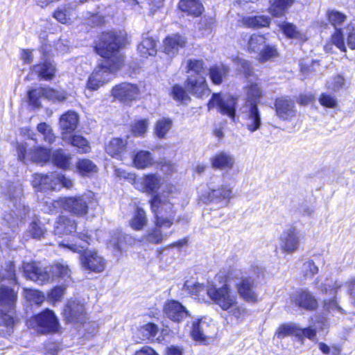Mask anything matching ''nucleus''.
I'll use <instances>...</instances> for the list:
<instances>
[{
	"label": "nucleus",
	"mask_w": 355,
	"mask_h": 355,
	"mask_svg": "<svg viewBox=\"0 0 355 355\" xmlns=\"http://www.w3.org/2000/svg\"><path fill=\"white\" fill-rule=\"evenodd\" d=\"M293 300L300 307L306 309H314L317 306V301L315 297L308 291H300L293 297Z\"/></svg>",
	"instance_id": "cd10ccee"
},
{
	"label": "nucleus",
	"mask_w": 355,
	"mask_h": 355,
	"mask_svg": "<svg viewBox=\"0 0 355 355\" xmlns=\"http://www.w3.org/2000/svg\"><path fill=\"white\" fill-rule=\"evenodd\" d=\"M207 295L211 300L223 311L234 318L237 322H242L248 315L246 308L239 303L238 297L227 284L216 288L214 285H209L206 289Z\"/></svg>",
	"instance_id": "7ed1b4c3"
},
{
	"label": "nucleus",
	"mask_w": 355,
	"mask_h": 355,
	"mask_svg": "<svg viewBox=\"0 0 355 355\" xmlns=\"http://www.w3.org/2000/svg\"><path fill=\"white\" fill-rule=\"evenodd\" d=\"M164 184L162 177L157 173H149L139 178L135 181V188L143 193L151 195H162L158 191Z\"/></svg>",
	"instance_id": "9b49d317"
},
{
	"label": "nucleus",
	"mask_w": 355,
	"mask_h": 355,
	"mask_svg": "<svg viewBox=\"0 0 355 355\" xmlns=\"http://www.w3.org/2000/svg\"><path fill=\"white\" fill-rule=\"evenodd\" d=\"M147 224L148 218L145 210L139 207H137L129 220L130 227L135 231H141L144 230Z\"/></svg>",
	"instance_id": "c756f323"
},
{
	"label": "nucleus",
	"mask_w": 355,
	"mask_h": 355,
	"mask_svg": "<svg viewBox=\"0 0 355 355\" xmlns=\"http://www.w3.org/2000/svg\"><path fill=\"white\" fill-rule=\"evenodd\" d=\"M17 153L18 159L26 163L32 161L37 163H44L50 160V150L44 147H36L33 150H28L26 143L17 144Z\"/></svg>",
	"instance_id": "9d476101"
},
{
	"label": "nucleus",
	"mask_w": 355,
	"mask_h": 355,
	"mask_svg": "<svg viewBox=\"0 0 355 355\" xmlns=\"http://www.w3.org/2000/svg\"><path fill=\"white\" fill-rule=\"evenodd\" d=\"M266 38L261 35L253 34L248 40V51L250 53H259L265 46Z\"/></svg>",
	"instance_id": "a19ab883"
},
{
	"label": "nucleus",
	"mask_w": 355,
	"mask_h": 355,
	"mask_svg": "<svg viewBox=\"0 0 355 355\" xmlns=\"http://www.w3.org/2000/svg\"><path fill=\"white\" fill-rule=\"evenodd\" d=\"M172 96L173 98L178 101L185 102L189 100V97L185 89L178 85L173 86Z\"/></svg>",
	"instance_id": "680f3d73"
},
{
	"label": "nucleus",
	"mask_w": 355,
	"mask_h": 355,
	"mask_svg": "<svg viewBox=\"0 0 355 355\" xmlns=\"http://www.w3.org/2000/svg\"><path fill=\"white\" fill-rule=\"evenodd\" d=\"M158 331L157 327L153 323H148L139 329V333L142 335V340L155 337Z\"/></svg>",
	"instance_id": "13d9d810"
},
{
	"label": "nucleus",
	"mask_w": 355,
	"mask_h": 355,
	"mask_svg": "<svg viewBox=\"0 0 355 355\" xmlns=\"http://www.w3.org/2000/svg\"><path fill=\"white\" fill-rule=\"evenodd\" d=\"M155 227L148 229L144 235L143 239L146 242L152 244H159L166 240L168 235L163 233L162 228H168L166 225H159L157 219L155 221Z\"/></svg>",
	"instance_id": "bb28decb"
},
{
	"label": "nucleus",
	"mask_w": 355,
	"mask_h": 355,
	"mask_svg": "<svg viewBox=\"0 0 355 355\" xmlns=\"http://www.w3.org/2000/svg\"><path fill=\"white\" fill-rule=\"evenodd\" d=\"M33 321L35 322L42 332H55L58 330L59 322L53 311L46 309L35 315Z\"/></svg>",
	"instance_id": "a211bd4d"
},
{
	"label": "nucleus",
	"mask_w": 355,
	"mask_h": 355,
	"mask_svg": "<svg viewBox=\"0 0 355 355\" xmlns=\"http://www.w3.org/2000/svg\"><path fill=\"white\" fill-rule=\"evenodd\" d=\"M123 42V38L114 32L103 33L95 50L105 60L99 63L89 76L87 83L89 89L97 90L109 82L112 75L123 66L124 57L119 51Z\"/></svg>",
	"instance_id": "f257e3e1"
},
{
	"label": "nucleus",
	"mask_w": 355,
	"mask_h": 355,
	"mask_svg": "<svg viewBox=\"0 0 355 355\" xmlns=\"http://www.w3.org/2000/svg\"><path fill=\"white\" fill-rule=\"evenodd\" d=\"M211 167L215 170L230 171L235 164V158L232 154L226 151H220L209 159Z\"/></svg>",
	"instance_id": "412c9836"
},
{
	"label": "nucleus",
	"mask_w": 355,
	"mask_h": 355,
	"mask_svg": "<svg viewBox=\"0 0 355 355\" xmlns=\"http://www.w3.org/2000/svg\"><path fill=\"white\" fill-rule=\"evenodd\" d=\"M278 55L277 49L274 46L266 45L259 52L258 59L265 62L273 59Z\"/></svg>",
	"instance_id": "603ef678"
},
{
	"label": "nucleus",
	"mask_w": 355,
	"mask_h": 355,
	"mask_svg": "<svg viewBox=\"0 0 355 355\" xmlns=\"http://www.w3.org/2000/svg\"><path fill=\"white\" fill-rule=\"evenodd\" d=\"M275 106L277 115L283 120H289L295 114L294 102L288 98H277Z\"/></svg>",
	"instance_id": "5701e85b"
},
{
	"label": "nucleus",
	"mask_w": 355,
	"mask_h": 355,
	"mask_svg": "<svg viewBox=\"0 0 355 355\" xmlns=\"http://www.w3.org/2000/svg\"><path fill=\"white\" fill-rule=\"evenodd\" d=\"M8 198L12 201L15 210L12 211L16 218H13L11 222L8 218H6V221L10 229L9 231L4 232L1 236V240L3 241L6 238L12 239L18 226L19 221H21L29 213V209L26 207L24 203H21V197L23 196V189L19 184H11L8 187L7 193Z\"/></svg>",
	"instance_id": "6e6552de"
},
{
	"label": "nucleus",
	"mask_w": 355,
	"mask_h": 355,
	"mask_svg": "<svg viewBox=\"0 0 355 355\" xmlns=\"http://www.w3.org/2000/svg\"><path fill=\"white\" fill-rule=\"evenodd\" d=\"M166 190L164 189L162 195H154L151 197L149 202L157 224L170 227L174 221L175 211L173 210V204L169 199L166 198L164 193H171L175 188L171 184L166 185Z\"/></svg>",
	"instance_id": "0eeeda50"
},
{
	"label": "nucleus",
	"mask_w": 355,
	"mask_h": 355,
	"mask_svg": "<svg viewBox=\"0 0 355 355\" xmlns=\"http://www.w3.org/2000/svg\"><path fill=\"white\" fill-rule=\"evenodd\" d=\"M230 72V68L223 64H216L210 67L209 75L214 85H220Z\"/></svg>",
	"instance_id": "473e14b6"
},
{
	"label": "nucleus",
	"mask_w": 355,
	"mask_h": 355,
	"mask_svg": "<svg viewBox=\"0 0 355 355\" xmlns=\"http://www.w3.org/2000/svg\"><path fill=\"white\" fill-rule=\"evenodd\" d=\"M179 8L182 12L194 17L201 15L203 10V6L199 0H180Z\"/></svg>",
	"instance_id": "72a5a7b5"
},
{
	"label": "nucleus",
	"mask_w": 355,
	"mask_h": 355,
	"mask_svg": "<svg viewBox=\"0 0 355 355\" xmlns=\"http://www.w3.org/2000/svg\"><path fill=\"white\" fill-rule=\"evenodd\" d=\"M316 329H313L312 327H308L302 329L298 327L297 329V337L300 339H302L304 337L310 339L311 340H315L316 339Z\"/></svg>",
	"instance_id": "69168bd1"
},
{
	"label": "nucleus",
	"mask_w": 355,
	"mask_h": 355,
	"mask_svg": "<svg viewBox=\"0 0 355 355\" xmlns=\"http://www.w3.org/2000/svg\"><path fill=\"white\" fill-rule=\"evenodd\" d=\"M88 199L85 196L69 197L64 198L62 202L63 208L76 216H84L88 210Z\"/></svg>",
	"instance_id": "aec40b11"
},
{
	"label": "nucleus",
	"mask_w": 355,
	"mask_h": 355,
	"mask_svg": "<svg viewBox=\"0 0 355 355\" xmlns=\"http://www.w3.org/2000/svg\"><path fill=\"white\" fill-rule=\"evenodd\" d=\"M236 99L234 97H222L219 94H214L208 103L209 110L217 107L223 115L234 121Z\"/></svg>",
	"instance_id": "4468645a"
},
{
	"label": "nucleus",
	"mask_w": 355,
	"mask_h": 355,
	"mask_svg": "<svg viewBox=\"0 0 355 355\" xmlns=\"http://www.w3.org/2000/svg\"><path fill=\"white\" fill-rule=\"evenodd\" d=\"M173 126V121L166 117H162L157 121L154 127V134L159 139L166 137Z\"/></svg>",
	"instance_id": "58836bf2"
},
{
	"label": "nucleus",
	"mask_w": 355,
	"mask_h": 355,
	"mask_svg": "<svg viewBox=\"0 0 355 355\" xmlns=\"http://www.w3.org/2000/svg\"><path fill=\"white\" fill-rule=\"evenodd\" d=\"M262 96V90L257 84L251 85L248 87L245 104L255 103L258 105L260 98Z\"/></svg>",
	"instance_id": "09e8293b"
},
{
	"label": "nucleus",
	"mask_w": 355,
	"mask_h": 355,
	"mask_svg": "<svg viewBox=\"0 0 355 355\" xmlns=\"http://www.w3.org/2000/svg\"><path fill=\"white\" fill-rule=\"evenodd\" d=\"M185 87L191 94L197 98H204L209 95L211 91L206 81V76H189Z\"/></svg>",
	"instance_id": "dca6fc26"
},
{
	"label": "nucleus",
	"mask_w": 355,
	"mask_h": 355,
	"mask_svg": "<svg viewBox=\"0 0 355 355\" xmlns=\"http://www.w3.org/2000/svg\"><path fill=\"white\" fill-rule=\"evenodd\" d=\"M298 326L293 323H286L281 324L277 329L275 336L279 339L287 336H295L297 337Z\"/></svg>",
	"instance_id": "37998d69"
},
{
	"label": "nucleus",
	"mask_w": 355,
	"mask_h": 355,
	"mask_svg": "<svg viewBox=\"0 0 355 355\" xmlns=\"http://www.w3.org/2000/svg\"><path fill=\"white\" fill-rule=\"evenodd\" d=\"M37 130L42 134L45 141L49 144L54 141L55 137L49 125L46 123H41L37 125Z\"/></svg>",
	"instance_id": "6e6d98bb"
},
{
	"label": "nucleus",
	"mask_w": 355,
	"mask_h": 355,
	"mask_svg": "<svg viewBox=\"0 0 355 355\" xmlns=\"http://www.w3.org/2000/svg\"><path fill=\"white\" fill-rule=\"evenodd\" d=\"M302 238V234L295 227H289L279 236V248L284 252L292 254L298 250Z\"/></svg>",
	"instance_id": "f8f14e48"
},
{
	"label": "nucleus",
	"mask_w": 355,
	"mask_h": 355,
	"mask_svg": "<svg viewBox=\"0 0 355 355\" xmlns=\"http://www.w3.org/2000/svg\"><path fill=\"white\" fill-rule=\"evenodd\" d=\"M76 229V225L73 220L64 216H60L55 223V234H69Z\"/></svg>",
	"instance_id": "7c9ffc66"
},
{
	"label": "nucleus",
	"mask_w": 355,
	"mask_h": 355,
	"mask_svg": "<svg viewBox=\"0 0 355 355\" xmlns=\"http://www.w3.org/2000/svg\"><path fill=\"white\" fill-rule=\"evenodd\" d=\"M31 69L33 73L37 74L41 79L46 80H51L55 72V64L49 60H46L42 64L33 65Z\"/></svg>",
	"instance_id": "c85d7f7f"
},
{
	"label": "nucleus",
	"mask_w": 355,
	"mask_h": 355,
	"mask_svg": "<svg viewBox=\"0 0 355 355\" xmlns=\"http://www.w3.org/2000/svg\"><path fill=\"white\" fill-rule=\"evenodd\" d=\"M302 271L306 277H312L318 272V267L313 261H307L303 263Z\"/></svg>",
	"instance_id": "774afa93"
},
{
	"label": "nucleus",
	"mask_w": 355,
	"mask_h": 355,
	"mask_svg": "<svg viewBox=\"0 0 355 355\" xmlns=\"http://www.w3.org/2000/svg\"><path fill=\"white\" fill-rule=\"evenodd\" d=\"M76 166L82 175H87L96 171V165L92 161L87 159L79 160L77 162Z\"/></svg>",
	"instance_id": "4d7b16f0"
},
{
	"label": "nucleus",
	"mask_w": 355,
	"mask_h": 355,
	"mask_svg": "<svg viewBox=\"0 0 355 355\" xmlns=\"http://www.w3.org/2000/svg\"><path fill=\"white\" fill-rule=\"evenodd\" d=\"M51 159L57 166L67 168L69 166L71 156L69 154H66L63 150L59 149L53 153Z\"/></svg>",
	"instance_id": "79ce46f5"
},
{
	"label": "nucleus",
	"mask_w": 355,
	"mask_h": 355,
	"mask_svg": "<svg viewBox=\"0 0 355 355\" xmlns=\"http://www.w3.org/2000/svg\"><path fill=\"white\" fill-rule=\"evenodd\" d=\"M78 115L73 111H68L62 114L60 119V126L62 131V135L73 132L78 125ZM64 139L66 137L63 135Z\"/></svg>",
	"instance_id": "a878e982"
},
{
	"label": "nucleus",
	"mask_w": 355,
	"mask_h": 355,
	"mask_svg": "<svg viewBox=\"0 0 355 355\" xmlns=\"http://www.w3.org/2000/svg\"><path fill=\"white\" fill-rule=\"evenodd\" d=\"M189 76H206L207 71L204 67V62L200 60H190L188 62Z\"/></svg>",
	"instance_id": "de8ad7c7"
},
{
	"label": "nucleus",
	"mask_w": 355,
	"mask_h": 355,
	"mask_svg": "<svg viewBox=\"0 0 355 355\" xmlns=\"http://www.w3.org/2000/svg\"><path fill=\"white\" fill-rule=\"evenodd\" d=\"M153 159L151 153L146 150H140L133 158L134 166L138 169H144L152 166Z\"/></svg>",
	"instance_id": "4c0bfd02"
},
{
	"label": "nucleus",
	"mask_w": 355,
	"mask_h": 355,
	"mask_svg": "<svg viewBox=\"0 0 355 355\" xmlns=\"http://www.w3.org/2000/svg\"><path fill=\"white\" fill-rule=\"evenodd\" d=\"M78 239L80 242L60 243V246H64L71 251L82 253L80 257V263L84 269L94 272H103L106 266L104 258L96 250H85V248L90 243L91 236L87 233H79Z\"/></svg>",
	"instance_id": "20e7f679"
},
{
	"label": "nucleus",
	"mask_w": 355,
	"mask_h": 355,
	"mask_svg": "<svg viewBox=\"0 0 355 355\" xmlns=\"http://www.w3.org/2000/svg\"><path fill=\"white\" fill-rule=\"evenodd\" d=\"M66 288L62 286H58L54 287L49 293H48V300L52 302H57L61 301L64 293H65Z\"/></svg>",
	"instance_id": "052dcab7"
},
{
	"label": "nucleus",
	"mask_w": 355,
	"mask_h": 355,
	"mask_svg": "<svg viewBox=\"0 0 355 355\" xmlns=\"http://www.w3.org/2000/svg\"><path fill=\"white\" fill-rule=\"evenodd\" d=\"M233 198V187L218 176L211 177L206 187L198 191V198L201 202L219 205L221 207H227Z\"/></svg>",
	"instance_id": "39448f33"
},
{
	"label": "nucleus",
	"mask_w": 355,
	"mask_h": 355,
	"mask_svg": "<svg viewBox=\"0 0 355 355\" xmlns=\"http://www.w3.org/2000/svg\"><path fill=\"white\" fill-rule=\"evenodd\" d=\"M57 172L48 175L35 174L32 181L33 186L40 191L57 190Z\"/></svg>",
	"instance_id": "4be33fe9"
},
{
	"label": "nucleus",
	"mask_w": 355,
	"mask_h": 355,
	"mask_svg": "<svg viewBox=\"0 0 355 355\" xmlns=\"http://www.w3.org/2000/svg\"><path fill=\"white\" fill-rule=\"evenodd\" d=\"M346 44L349 49L355 50V23H350L345 29L337 30L331 35V44L343 52H346Z\"/></svg>",
	"instance_id": "ddd939ff"
},
{
	"label": "nucleus",
	"mask_w": 355,
	"mask_h": 355,
	"mask_svg": "<svg viewBox=\"0 0 355 355\" xmlns=\"http://www.w3.org/2000/svg\"><path fill=\"white\" fill-rule=\"evenodd\" d=\"M112 94L115 98L121 102L128 103L137 98L139 89L136 85L122 83L112 89Z\"/></svg>",
	"instance_id": "f3484780"
},
{
	"label": "nucleus",
	"mask_w": 355,
	"mask_h": 355,
	"mask_svg": "<svg viewBox=\"0 0 355 355\" xmlns=\"http://www.w3.org/2000/svg\"><path fill=\"white\" fill-rule=\"evenodd\" d=\"M278 26L280 30L287 37L300 42H304L306 40V35L302 31L297 30V27L293 24L284 21L280 23Z\"/></svg>",
	"instance_id": "f704fd0d"
},
{
	"label": "nucleus",
	"mask_w": 355,
	"mask_h": 355,
	"mask_svg": "<svg viewBox=\"0 0 355 355\" xmlns=\"http://www.w3.org/2000/svg\"><path fill=\"white\" fill-rule=\"evenodd\" d=\"M243 26L248 28H260L268 26L270 24V18L266 16H247L241 21Z\"/></svg>",
	"instance_id": "c9c22d12"
},
{
	"label": "nucleus",
	"mask_w": 355,
	"mask_h": 355,
	"mask_svg": "<svg viewBox=\"0 0 355 355\" xmlns=\"http://www.w3.org/2000/svg\"><path fill=\"white\" fill-rule=\"evenodd\" d=\"M187 40L184 36L173 34L164 40V51L169 56H174L178 53L180 49L185 46Z\"/></svg>",
	"instance_id": "b1692460"
},
{
	"label": "nucleus",
	"mask_w": 355,
	"mask_h": 355,
	"mask_svg": "<svg viewBox=\"0 0 355 355\" xmlns=\"http://www.w3.org/2000/svg\"><path fill=\"white\" fill-rule=\"evenodd\" d=\"M125 146V142L122 139L114 138L107 145L105 150L111 157L120 158Z\"/></svg>",
	"instance_id": "ea45409f"
},
{
	"label": "nucleus",
	"mask_w": 355,
	"mask_h": 355,
	"mask_svg": "<svg viewBox=\"0 0 355 355\" xmlns=\"http://www.w3.org/2000/svg\"><path fill=\"white\" fill-rule=\"evenodd\" d=\"M68 143L77 148L80 153H87L90 150L88 141L80 135H73L68 139Z\"/></svg>",
	"instance_id": "a18cd8bd"
},
{
	"label": "nucleus",
	"mask_w": 355,
	"mask_h": 355,
	"mask_svg": "<svg viewBox=\"0 0 355 355\" xmlns=\"http://www.w3.org/2000/svg\"><path fill=\"white\" fill-rule=\"evenodd\" d=\"M46 229L37 219H34L29 225L28 233L31 238L41 239L46 233Z\"/></svg>",
	"instance_id": "49530a36"
},
{
	"label": "nucleus",
	"mask_w": 355,
	"mask_h": 355,
	"mask_svg": "<svg viewBox=\"0 0 355 355\" xmlns=\"http://www.w3.org/2000/svg\"><path fill=\"white\" fill-rule=\"evenodd\" d=\"M327 17L329 23L334 26L336 31L340 28H337L338 26L342 25L347 19V16L338 10H329L327 12Z\"/></svg>",
	"instance_id": "8fccbe9b"
},
{
	"label": "nucleus",
	"mask_w": 355,
	"mask_h": 355,
	"mask_svg": "<svg viewBox=\"0 0 355 355\" xmlns=\"http://www.w3.org/2000/svg\"><path fill=\"white\" fill-rule=\"evenodd\" d=\"M0 332L4 335L12 331L17 293L12 288L6 286L3 282L16 284L17 279L14 264L12 261L5 263L0 270Z\"/></svg>",
	"instance_id": "f03ea898"
},
{
	"label": "nucleus",
	"mask_w": 355,
	"mask_h": 355,
	"mask_svg": "<svg viewBox=\"0 0 355 355\" xmlns=\"http://www.w3.org/2000/svg\"><path fill=\"white\" fill-rule=\"evenodd\" d=\"M244 126L251 133L260 130L262 125L261 112L255 103L245 104L243 111Z\"/></svg>",
	"instance_id": "2eb2a0df"
},
{
	"label": "nucleus",
	"mask_w": 355,
	"mask_h": 355,
	"mask_svg": "<svg viewBox=\"0 0 355 355\" xmlns=\"http://www.w3.org/2000/svg\"><path fill=\"white\" fill-rule=\"evenodd\" d=\"M63 315L68 323L83 322L86 318L83 304L76 300L68 302L64 309Z\"/></svg>",
	"instance_id": "6ab92c4d"
},
{
	"label": "nucleus",
	"mask_w": 355,
	"mask_h": 355,
	"mask_svg": "<svg viewBox=\"0 0 355 355\" xmlns=\"http://www.w3.org/2000/svg\"><path fill=\"white\" fill-rule=\"evenodd\" d=\"M148 128V119H139L131 125V131L135 136L143 137Z\"/></svg>",
	"instance_id": "864d4df0"
},
{
	"label": "nucleus",
	"mask_w": 355,
	"mask_h": 355,
	"mask_svg": "<svg viewBox=\"0 0 355 355\" xmlns=\"http://www.w3.org/2000/svg\"><path fill=\"white\" fill-rule=\"evenodd\" d=\"M191 334L192 338L196 341H205L207 338L211 336L209 325L202 320L193 322Z\"/></svg>",
	"instance_id": "2f4dec72"
},
{
	"label": "nucleus",
	"mask_w": 355,
	"mask_h": 355,
	"mask_svg": "<svg viewBox=\"0 0 355 355\" xmlns=\"http://www.w3.org/2000/svg\"><path fill=\"white\" fill-rule=\"evenodd\" d=\"M137 50L140 55L144 58L155 55L157 52L155 41L150 37H144Z\"/></svg>",
	"instance_id": "e433bc0d"
},
{
	"label": "nucleus",
	"mask_w": 355,
	"mask_h": 355,
	"mask_svg": "<svg viewBox=\"0 0 355 355\" xmlns=\"http://www.w3.org/2000/svg\"><path fill=\"white\" fill-rule=\"evenodd\" d=\"M24 275L29 279L42 285L49 283L56 277L64 281L71 278V270L68 266L57 263L53 266L40 267L35 263H24L23 265Z\"/></svg>",
	"instance_id": "423d86ee"
},
{
	"label": "nucleus",
	"mask_w": 355,
	"mask_h": 355,
	"mask_svg": "<svg viewBox=\"0 0 355 355\" xmlns=\"http://www.w3.org/2000/svg\"><path fill=\"white\" fill-rule=\"evenodd\" d=\"M234 62L238 67V70L244 73L246 76H250L252 70L250 62L242 58H237L234 60Z\"/></svg>",
	"instance_id": "e2e57ef3"
},
{
	"label": "nucleus",
	"mask_w": 355,
	"mask_h": 355,
	"mask_svg": "<svg viewBox=\"0 0 355 355\" xmlns=\"http://www.w3.org/2000/svg\"><path fill=\"white\" fill-rule=\"evenodd\" d=\"M345 84V80L341 76H336L329 80L327 83V87L334 91H338L341 89Z\"/></svg>",
	"instance_id": "338daca9"
},
{
	"label": "nucleus",
	"mask_w": 355,
	"mask_h": 355,
	"mask_svg": "<svg viewBox=\"0 0 355 355\" xmlns=\"http://www.w3.org/2000/svg\"><path fill=\"white\" fill-rule=\"evenodd\" d=\"M41 92L43 96L53 101L63 102L67 99V94L64 91H58L51 88H44Z\"/></svg>",
	"instance_id": "3c124183"
},
{
	"label": "nucleus",
	"mask_w": 355,
	"mask_h": 355,
	"mask_svg": "<svg viewBox=\"0 0 355 355\" xmlns=\"http://www.w3.org/2000/svg\"><path fill=\"white\" fill-rule=\"evenodd\" d=\"M209 285V284H208L205 288V286L197 282L193 283L187 281L184 284V289L192 295H199L202 291H206V289Z\"/></svg>",
	"instance_id": "bf43d9fd"
},
{
	"label": "nucleus",
	"mask_w": 355,
	"mask_h": 355,
	"mask_svg": "<svg viewBox=\"0 0 355 355\" xmlns=\"http://www.w3.org/2000/svg\"><path fill=\"white\" fill-rule=\"evenodd\" d=\"M293 1L294 0H275L269 8V11L273 16H281Z\"/></svg>",
	"instance_id": "c03bdc74"
},
{
	"label": "nucleus",
	"mask_w": 355,
	"mask_h": 355,
	"mask_svg": "<svg viewBox=\"0 0 355 355\" xmlns=\"http://www.w3.org/2000/svg\"><path fill=\"white\" fill-rule=\"evenodd\" d=\"M344 286V284L341 282H335L333 284H324L322 286V291L323 293H329V295H336L338 291Z\"/></svg>",
	"instance_id": "0e129e2a"
},
{
	"label": "nucleus",
	"mask_w": 355,
	"mask_h": 355,
	"mask_svg": "<svg viewBox=\"0 0 355 355\" xmlns=\"http://www.w3.org/2000/svg\"><path fill=\"white\" fill-rule=\"evenodd\" d=\"M227 280L240 279L236 287L239 296L248 303H256L258 301V295L254 291V279L251 277H243L241 270L230 269L227 273Z\"/></svg>",
	"instance_id": "1a4fd4ad"
},
{
	"label": "nucleus",
	"mask_w": 355,
	"mask_h": 355,
	"mask_svg": "<svg viewBox=\"0 0 355 355\" xmlns=\"http://www.w3.org/2000/svg\"><path fill=\"white\" fill-rule=\"evenodd\" d=\"M24 295L27 300L37 305L41 304L45 300L44 294L37 290L25 288Z\"/></svg>",
	"instance_id": "5fc2aeb1"
},
{
	"label": "nucleus",
	"mask_w": 355,
	"mask_h": 355,
	"mask_svg": "<svg viewBox=\"0 0 355 355\" xmlns=\"http://www.w3.org/2000/svg\"><path fill=\"white\" fill-rule=\"evenodd\" d=\"M166 315L174 322H180L188 316L186 309L177 301H170L164 309Z\"/></svg>",
	"instance_id": "393cba45"
}]
</instances>
